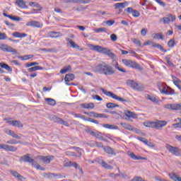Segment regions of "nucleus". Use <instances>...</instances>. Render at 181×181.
Returning a JSON list of instances; mask_svg holds the SVG:
<instances>
[{
  "mask_svg": "<svg viewBox=\"0 0 181 181\" xmlns=\"http://www.w3.org/2000/svg\"><path fill=\"white\" fill-rule=\"evenodd\" d=\"M81 107H82V108H85L86 110H93V108H94V103H83L81 105Z\"/></svg>",
  "mask_w": 181,
  "mask_h": 181,
  "instance_id": "obj_23",
  "label": "nucleus"
},
{
  "mask_svg": "<svg viewBox=\"0 0 181 181\" xmlns=\"http://www.w3.org/2000/svg\"><path fill=\"white\" fill-rule=\"evenodd\" d=\"M125 11L127 13H132L134 18H139V16H141V13L137 10H134L132 7H128Z\"/></svg>",
  "mask_w": 181,
  "mask_h": 181,
  "instance_id": "obj_11",
  "label": "nucleus"
},
{
  "mask_svg": "<svg viewBox=\"0 0 181 181\" xmlns=\"http://www.w3.org/2000/svg\"><path fill=\"white\" fill-rule=\"evenodd\" d=\"M37 159H38V160H40V162H42V163H50V162H52V160H53V159H54V156H38L37 157Z\"/></svg>",
  "mask_w": 181,
  "mask_h": 181,
  "instance_id": "obj_7",
  "label": "nucleus"
},
{
  "mask_svg": "<svg viewBox=\"0 0 181 181\" xmlns=\"http://www.w3.org/2000/svg\"><path fill=\"white\" fill-rule=\"evenodd\" d=\"M169 177H170L172 180L174 181H181V177L180 176H177V175L175 174L174 173H170Z\"/></svg>",
  "mask_w": 181,
  "mask_h": 181,
  "instance_id": "obj_31",
  "label": "nucleus"
},
{
  "mask_svg": "<svg viewBox=\"0 0 181 181\" xmlns=\"http://www.w3.org/2000/svg\"><path fill=\"white\" fill-rule=\"evenodd\" d=\"M167 18H168V21L170 22H174V21H176V16L172 14H168L167 15Z\"/></svg>",
  "mask_w": 181,
  "mask_h": 181,
  "instance_id": "obj_53",
  "label": "nucleus"
},
{
  "mask_svg": "<svg viewBox=\"0 0 181 181\" xmlns=\"http://www.w3.org/2000/svg\"><path fill=\"white\" fill-rule=\"evenodd\" d=\"M176 43L175 42V40L171 39L168 41V47H175Z\"/></svg>",
  "mask_w": 181,
  "mask_h": 181,
  "instance_id": "obj_58",
  "label": "nucleus"
},
{
  "mask_svg": "<svg viewBox=\"0 0 181 181\" xmlns=\"http://www.w3.org/2000/svg\"><path fill=\"white\" fill-rule=\"evenodd\" d=\"M122 62L123 64H124V66H127V67H132V69H137L138 70H142V68L141 67V66L134 61L128 60V59H122Z\"/></svg>",
  "mask_w": 181,
  "mask_h": 181,
  "instance_id": "obj_4",
  "label": "nucleus"
},
{
  "mask_svg": "<svg viewBox=\"0 0 181 181\" xmlns=\"http://www.w3.org/2000/svg\"><path fill=\"white\" fill-rule=\"evenodd\" d=\"M98 163H99V165H101V166H103L104 169H108V170L112 169V166L108 165V163H107V162H105L104 160L99 159L98 160Z\"/></svg>",
  "mask_w": 181,
  "mask_h": 181,
  "instance_id": "obj_16",
  "label": "nucleus"
},
{
  "mask_svg": "<svg viewBox=\"0 0 181 181\" xmlns=\"http://www.w3.org/2000/svg\"><path fill=\"white\" fill-rule=\"evenodd\" d=\"M152 47H156V49H159L161 52H163V53H166L167 52L166 49H165L163 47L160 45V44H156L153 42Z\"/></svg>",
  "mask_w": 181,
  "mask_h": 181,
  "instance_id": "obj_33",
  "label": "nucleus"
},
{
  "mask_svg": "<svg viewBox=\"0 0 181 181\" xmlns=\"http://www.w3.org/2000/svg\"><path fill=\"white\" fill-rule=\"evenodd\" d=\"M147 98L148 100H150V101H152V103H154L155 104H158V103H159V98L155 96L148 95Z\"/></svg>",
  "mask_w": 181,
  "mask_h": 181,
  "instance_id": "obj_35",
  "label": "nucleus"
},
{
  "mask_svg": "<svg viewBox=\"0 0 181 181\" xmlns=\"http://www.w3.org/2000/svg\"><path fill=\"white\" fill-rule=\"evenodd\" d=\"M37 70H43V67L40 66H36L31 68L28 69V71L32 72V71H36Z\"/></svg>",
  "mask_w": 181,
  "mask_h": 181,
  "instance_id": "obj_43",
  "label": "nucleus"
},
{
  "mask_svg": "<svg viewBox=\"0 0 181 181\" xmlns=\"http://www.w3.org/2000/svg\"><path fill=\"white\" fill-rule=\"evenodd\" d=\"M38 64H39L38 62H30V63L25 64V67L29 68V67H32V66H37Z\"/></svg>",
  "mask_w": 181,
  "mask_h": 181,
  "instance_id": "obj_62",
  "label": "nucleus"
},
{
  "mask_svg": "<svg viewBox=\"0 0 181 181\" xmlns=\"http://www.w3.org/2000/svg\"><path fill=\"white\" fill-rule=\"evenodd\" d=\"M15 4L19 8H22L23 9H28V6L26 5V2L24 1H16Z\"/></svg>",
  "mask_w": 181,
  "mask_h": 181,
  "instance_id": "obj_20",
  "label": "nucleus"
},
{
  "mask_svg": "<svg viewBox=\"0 0 181 181\" xmlns=\"http://www.w3.org/2000/svg\"><path fill=\"white\" fill-rule=\"evenodd\" d=\"M65 154L66 155V156H77V153L69 151H66Z\"/></svg>",
  "mask_w": 181,
  "mask_h": 181,
  "instance_id": "obj_63",
  "label": "nucleus"
},
{
  "mask_svg": "<svg viewBox=\"0 0 181 181\" xmlns=\"http://www.w3.org/2000/svg\"><path fill=\"white\" fill-rule=\"evenodd\" d=\"M161 94H165V95H175V90L172 88L167 86L164 87L162 90H160Z\"/></svg>",
  "mask_w": 181,
  "mask_h": 181,
  "instance_id": "obj_9",
  "label": "nucleus"
},
{
  "mask_svg": "<svg viewBox=\"0 0 181 181\" xmlns=\"http://www.w3.org/2000/svg\"><path fill=\"white\" fill-rule=\"evenodd\" d=\"M175 121H179V122L173 124V127H175V128H181V119L177 118V119Z\"/></svg>",
  "mask_w": 181,
  "mask_h": 181,
  "instance_id": "obj_57",
  "label": "nucleus"
},
{
  "mask_svg": "<svg viewBox=\"0 0 181 181\" xmlns=\"http://www.w3.org/2000/svg\"><path fill=\"white\" fill-rule=\"evenodd\" d=\"M171 77L173 78V84H175L179 88V90H181V86H180L181 81H180V79H179V78L176 77L174 75H171Z\"/></svg>",
  "mask_w": 181,
  "mask_h": 181,
  "instance_id": "obj_15",
  "label": "nucleus"
},
{
  "mask_svg": "<svg viewBox=\"0 0 181 181\" xmlns=\"http://www.w3.org/2000/svg\"><path fill=\"white\" fill-rule=\"evenodd\" d=\"M114 23H115V21L112 20H109L103 22V25H107V26H112Z\"/></svg>",
  "mask_w": 181,
  "mask_h": 181,
  "instance_id": "obj_49",
  "label": "nucleus"
},
{
  "mask_svg": "<svg viewBox=\"0 0 181 181\" xmlns=\"http://www.w3.org/2000/svg\"><path fill=\"white\" fill-rule=\"evenodd\" d=\"M67 71H71V66L67 65L66 66H64L63 69H62L59 71L61 74H66Z\"/></svg>",
  "mask_w": 181,
  "mask_h": 181,
  "instance_id": "obj_26",
  "label": "nucleus"
},
{
  "mask_svg": "<svg viewBox=\"0 0 181 181\" xmlns=\"http://www.w3.org/2000/svg\"><path fill=\"white\" fill-rule=\"evenodd\" d=\"M107 108H109L110 110H114V108H116V107H119V105L112 103H108L106 104Z\"/></svg>",
  "mask_w": 181,
  "mask_h": 181,
  "instance_id": "obj_44",
  "label": "nucleus"
},
{
  "mask_svg": "<svg viewBox=\"0 0 181 181\" xmlns=\"http://www.w3.org/2000/svg\"><path fill=\"white\" fill-rule=\"evenodd\" d=\"M86 115H88L89 117H94L95 118H108V115L105 114H100L94 112H85Z\"/></svg>",
  "mask_w": 181,
  "mask_h": 181,
  "instance_id": "obj_10",
  "label": "nucleus"
},
{
  "mask_svg": "<svg viewBox=\"0 0 181 181\" xmlns=\"http://www.w3.org/2000/svg\"><path fill=\"white\" fill-rule=\"evenodd\" d=\"M10 173L11 175H12V176H13V177H16V179H18V180H21V181L23 180V176H22L16 170H11Z\"/></svg>",
  "mask_w": 181,
  "mask_h": 181,
  "instance_id": "obj_18",
  "label": "nucleus"
},
{
  "mask_svg": "<svg viewBox=\"0 0 181 181\" xmlns=\"http://www.w3.org/2000/svg\"><path fill=\"white\" fill-rule=\"evenodd\" d=\"M9 19L11 21H16V22H18L19 21H22V18L18 16H8Z\"/></svg>",
  "mask_w": 181,
  "mask_h": 181,
  "instance_id": "obj_55",
  "label": "nucleus"
},
{
  "mask_svg": "<svg viewBox=\"0 0 181 181\" xmlns=\"http://www.w3.org/2000/svg\"><path fill=\"white\" fill-rule=\"evenodd\" d=\"M165 148L168 149V152H170V153H172L173 155H175V156H179L181 155V150L177 147H175L173 146H170V144H167L165 146Z\"/></svg>",
  "mask_w": 181,
  "mask_h": 181,
  "instance_id": "obj_6",
  "label": "nucleus"
},
{
  "mask_svg": "<svg viewBox=\"0 0 181 181\" xmlns=\"http://www.w3.org/2000/svg\"><path fill=\"white\" fill-rule=\"evenodd\" d=\"M93 146H97L98 148H103L104 145H103V143L96 141L93 143Z\"/></svg>",
  "mask_w": 181,
  "mask_h": 181,
  "instance_id": "obj_64",
  "label": "nucleus"
},
{
  "mask_svg": "<svg viewBox=\"0 0 181 181\" xmlns=\"http://www.w3.org/2000/svg\"><path fill=\"white\" fill-rule=\"evenodd\" d=\"M124 115L127 117V118H136V114L134 112H130L129 110L124 111Z\"/></svg>",
  "mask_w": 181,
  "mask_h": 181,
  "instance_id": "obj_25",
  "label": "nucleus"
},
{
  "mask_svg": "<svg viewBox=\"0 0 181 181\" xmlns=\"http://www.w3.org/2000/svg\"><path fill=\"white\" fill-rule=\"evenodd\" d=\"M92 50H95L98 53H102L103 47L100 45H92Z\"/></svg>",
  "mask_w": 181,
  "mask_h": 181,
  "instance_id": "obj_40",
  "label": "nucleus"
},
{
  "mask_svg": "<svg viewBox=\"0 0 181 181\" xmlns=\"http://www.w3.org/2000/svg\"><path fill=\"white\" fill-rule=\"evenodd\" d=\"M167 110H173V111H179L181 110V103L180 104H167L165 105Z\"/></svg>",
  "mask_w": 181,
  "mask_h": 181,
  "instance_id": "obj_8",
  "label": "nucleus"
},
{
  "mask_svg": "<svg viewBox=\"0 0 181 181\" xmlns=\"http://www.w3.org/2000/svg\"><path fill=\"white\" fill-rule=\"evenodd\" d=\"M6 143L8 144L9 145H16V144H21V142L13 139L8 140Z\"/></svg>",
  "mask_w": 181,
  "mask_h": 181,
  "instance_id": "obj_56",
  "label": "nucleus"
},
{
  "mask_svg": "<svg viewBox=\"0 0 181 181\" xmlns=\"http://www.w3.org/2000/svg\"><path fill=\"white\" fill-rule=\"evenodd\" d=\"M26 26H31L33 28H43V23L39 21H32L27 23Z\"/></svg>",
  "mask_w": 181,
  "mask_h": 181,
  "instance_id": "obj_13",
  "label": "nucleus"
},
{
  "mask_svg": "<svg viewBox=\"0 0 181 181\" xmlns=\"http://www.w3.org/2000/svg\"><path fill=\"white\" fill-rule=\"evenodd\" d=\"M144 88L145 86H144V84L137 83V86H136L134 90H136V91H144Z\"/></svg>",
  "mask_w": 181,
  "mask_h": 181,
  "instance_id": "obj_42",
  "label": "nucleus"
},
{
  "mask_svg": "<svg viewBox=\"0 0 181 181\" xmlns=\"http://www.w3.org/2000/svg\"><path fill=\"white\" fill-rule=\"evenodd\" d=\"M11 125L13 127H18V128H22V127H23V124H22V123L18 120L12 121Z\"/></svg>",
  "mask_w": 181,
  "mask_h": 181,
  "instance_id": "obj_45",
  "label": "nucleus"
},
{
  "mask_svg": "<svg viewBox=\"0 0 181 181\" xmlns=\"http://www.w3.org/2000/svg\"><path fill=\"white\" fill-rule=\"evenodd\" d=\"M128 6V2L125 1L124 3H117L115 4V9H120V8H127Z\"/></svg>",
  "mask_w": 181,
  "mask_h": 181,
  "instance_id": "obj_21",
  "label": "nucleus"
},
{
  "mask_svg": "<svg viewBox=\"0 0 181 181\" xmlns=\"http://www.w3.org/2000/svg\"><path fill=\"white\" fill-rule=\"evenodd\" d=\"M143 125L146 128H155V122H145Z\"/></svg>",
  "mask_w": 181,
  "mask_h": 181,
  "instance_id": "obj_36",
  "label": "nucleus"
},
{
  "mask_svg": "<svg viewBox=\"0 0 181 181\" xmlns=\"http://www.w3.org/2000/svg\"><path fill=\"white\" fill-rule=\"evenodd\" d=\"M74 168H75V169H77L78 170H79V172H81V173L83 175V169L81 168V166H80L78 164H77V163H74Z\"/></svg>",
  "mask_w": 181,
  "mask_h": 181,
  "instance_id": "obj_60",
  "label": "nucleus"
},
{
  "mask_svg": "<svg viewBox=\"0 0 181 181\" xmlns=\"http://www.w3.org/2000/svg\"><path fill=\"white\" fill-rule=\"evenodd\" d=\"M58 122L62 124V125H65V127H69V122L64 121L63 119L58 118Z\"/></svg>",
  "mask_w": 181,
  "mask_h": 181,
  "instance_id": "obj_59",
  "label": "nucleus"
},
{
  "mask_svg": "<svg viewBox=\"0 0 181 181\" xmlns=\"http://www.w3.org/2000/svg\"><path fill=\"white\" fill-rule=\"evenodd\" d=\"M93 71L95 73H99V74H105V76H112L115 73V69L105 62L99 64L93 67Z\"/></svg>",
  "mask_w": 181,
  "mask_h": 181,
  "instance_id": "obj_1",
  "label": "nucleus"
},
{
  "mask_svg": "<svg viewBox=\"0 0 181 181\" xmlns=\"http://www.w3.org/2000/svg\"><path fill=\"white\" fill-rule=\"evenodd\" d=\"M12 36H13V37L22 38V37H26V36H28V34L22 33L19 32H14L13 33Z\"/></svg>",
  "mask_w": 181,
  "mask_h": 181,
  "instance_id": "obj_24",
  "label": "nucleus"
},
{
  "mask_svg": "<svg viewBox=\"0 0 181 181\" xmlns=\"http://www.w3.org/2000/svg\"><path fill=\"white\" fill-rule=\"evenodd\" d=\"M0 49L2 50V52H6L7 53H13V54H18V51L16 49L6 44H0Z\"/></svg>",
  "mask_w": 181,
  "mask_h": 181,
  "instance_id": "obj_5",
  "label": "nucleus"
},
{
  "mask_svg": "<svg viewBox=\"0 0 181 181\" xmlns=\"http://www.w3.org/2000/svg\"><path fill=\"white\" fill-rule=\"evenodd\" d=\"M41 52H46L47 53H57V49L56 48H41L40 49Z\"/></svg>",
  "mask_w": 181,
  "mask_h": 181,
  "instance_id": "obj_29",
  "label": "nucleus"
},
{
  "mask_svg": "<svg viewBox=\"0 0 181 181\" xmlns=\"http://www.w3.org/2000/svg\"><path fill=\"white\" fill-rule=\"evenodd\" d=\"M32 57H33V54L18 57V59H21V60H29L30 59H32Z\"/></svg>",
  "mask_w": 181,
  "mask_h": 181,
  "instance_id": "obj_46",
  "label": "nucleus"
},
{
  "mask_svg": "<svg viewBox=\"0 0 181 181\" xmlns=\"http://www.w3.org/2000/svg\"><path fill=\"white\" fill-rule=\"evenodd\" d=\"M49 35L50 37H59L60 36H62L61 33L54 32V31L50 32L49 33Z\"/></svg>",
  "mask_w": 181,
  "mask_h": 181,
  "instance_id": "obj_41",
  "label": "nucleus"
},
{
  "mask_svg": "<svg viewBox=\"0 0 181 181\" xmlns=\"http://www.w3.org/2000/svg\"><path fill=\"white\" fill-rule=\"evenodd\" d=\"M28 4L30 5V6H33L34 8H37L36 11H42V6H40L36 2L30 1V2L28 3Z\"/></svg>",
  "mask_w": 181,
  "mask_h": 181,
  "instance_id": "obj_32",
  "label": "nucleus"
},
{
  "mask_svg": "<svg viewBox=\"0 0 181 181\" xmlns=\"http://www.w3.org/2000/svg\"><path fill=\"white\" fill-rule=\"evenodd\" d=\"M0 67H1V69H5L7 71H12V68L4 62L0 63Z\"/></svg>",
  "mask_w": 181,
  "mask_h": 181,
  "instance_id": "obj_37",
  "label": "nucleus"
},
{
  "mask_svg": "<svg viewBox=\"0 0 181 181\" xmlns=\"http://www.w3.org/2000/svg\"><path fill=\"white\" fill-rule=\"evenodd\" d=\"M115 69H116L119 71H121L122 73H127V70L119 66V64H118V63H117L116 65L115 66Z\"/></svg>",
  "mask_w": 181,
  "mask_h": 181,
  "instance_id": "obj_50",
  "label": "nucleus"
},
{
  "mask_svg": "<svg viewBox=\"0 0 181 181\" xmlns=\"http://www.w3.org/2000/svg\"><path fill=\"white\" fill-rule=\"evenodd\" d=\"M120 125H121V127H122V128H124V129H127L128 131L134 130V127L132 125H130L129 124L121 122Z\"/></svg>",
  "mask_w": 181,
  "mask_h": 181,
  "instance_id": "obj_27",
  "label": "nucleus"
},
{
  "mask_svg": "<svg viewBox=\"0 0 181 181\" xmlns=\"http://www.w3.org/2000/svg\"><path fill=\"white\" fill-rule=\"evenodd\" d=\"M100 90H101L102 93H103V94H105L107 97H110L111 98H113L114 100H117V101H121L122 103H127L126 99H124V98L117 95L116 94H115L114 93H112L111 91L105 90V89H104V88H101Z\"/></svg>",
  "mask_w": 181,
  "mask_h": 181,
  "instance_id": "obj_3",
  "label": "nucleus"
},
{
  "mask_svg": "<svg viewBox=\"0 0 181 181\" xmlns=\"http://www.w3.org/2000/svg\"><path fill=\"white\" fill-rule=\"evenodd\" d=\"M64 80H65V81L66 83H69L70 81H73V80H74V74H67L65 76Z\"/></svg>",
  "mask_w": 181,
  "mask_h": 181,
  "instance_id": "obj_30",
  "label": "nucleus"
},
{
  "mask_svg": "<svg viewBox=\"0 0 181 181\" xmlns=\"http://www.w3.org/2000/svg\"><path fill=\"white\" fill-rule=\"evenodd\" d=\"M19 162H28L31 163L32 166L37 169V170H45V168L42 167L40 165L36 163L33 158L29 156V154L24 155L19 158Z\"/></svg>",
  "mask_w": 181,
  "mask_h": 181,
  "instance_id": "obj_2",
  "label": "nucleus"
},
{
  "mask_svg": "<svg viewBox=\"0 0 181 181\" xmlns=\"http://www.w3.org/2000/svg\"><path fill=\"white\" fill-rule=\"evenodd\" d=\"M84 121H88V122H93V124H96L97 125H98V124H100V122H98V120H95L91 117H88V119H85Z\"/></svg>",
  "mask_w": 181,
  "mask_h": 181,
  "instance_id": "obj_51",
  "label": "nucleus"
},
{
  "mask_svg": "<svg viewBox=\"0 0 181 181\" xmlns=\"http://www.w3.org/2000/svg\"><path fill=\"white\" fill-rule=\"evenodd\" d=\"M71 115H74V117H75L76 118H81V119H86V117L84 115H81V114H77V113H74V112H71Z\"/></svg>",
  "mask_w": 181,
  "mask_h": 181,
  "instance_id": "obj_54",
  "label": "nucleus"
},
{
  "mask_svg": "<svg viewBox=\"0 0 181 181\" xmlns=\"http://www.w3.org/2000/svg\"><path fill=\"white\" fill-rule=\"evenodd\" d=\"M103 149L106 153H108V155H113L114 156L117 155L115 150L111 148L110 146H105Z\"/></svg>",
  "mask_w": 181,
  "mask_h": 181,
  "instance_id": "obj_17",
  "label": "nucleus"
},
{
  "mask_svg": "<svg viewBox=\"0 0 181 181\" xmlns=\"http://www.w3.org/2000/svg\"><path fill=\"white\" fill-rule=\"evenodd\" d=\"M42 176L44 177H47V179H52V177H54V173H44L42 174Z\"/></svg>",
  "mask_w": 181,
  "mask_h": 181,
  "instance_id": "obj_47",
  "label": "nucleus"
},
{
  "mask_svg": "<svg viewBox=\"0 0 181 181\" xmlns=\"http://www.w3.org/2000/svg\"><path fill=\"white\" fill-rule=\"evenodd\" d=\"M66 40L71 45V47H73L74 49H78V50H81V51L83 50V48H80V46L76 44V42H74L73 40L70 38H67Z\"/></svg>",
  "mask_w": 181,
  "mask_h": 181,
  "instance_id": "obj_19",
  "label": "nucleus"
},
{
  "mask_svg": "<svg viewBox=\"0 0 181 181\" xmlns=\"http://www.w3.org/2000/svg\"><path fill=\"white\" fill-rule=\"evenodd\" d=\"M95 137L98 138L99 141H105V142H107V140L104 136H103V135H101V133H96V134H95Z\"/></svg>",
  "mask_w": 181,
  "mask_h": 181,
  "instance_id": "obj_48",
  "label": "nucleus"
},
{
  "mask_svg": "<svg viewBox=\"0 0 181 181\" xmlns=\"http://www.w3.org/2000/svg\"><path fill=\"white\" fill-rule=\"evenodd\" d=\"M93 31L95 33H107V28H95L93 30Z\"/></svg>",
  "mask_w": 181,
  "mask_h": 181,
  "instance_id": "obj_39",
  "label": "nucleus"
},
{
  "mask_svg": "<svg viewBox=\"0 0 181 181\" xmlns=\"http://www.w3.org/2000/svg\"><path fill=\"white\" fill-rule=\"evenodd\" d=\"M153 37V39H157L158 40H165V36H163V34L162 33H156Z\"/></svg>",
  "mask_w": 181,
  "mask_h": 181,
  "instance_id": "obj_38",
  "label": "nucleus"
},
{
  "mask_svg": "<svg viewBox=\"0 0 181 181\" xmlns=\"http://www.w3.org/2000/svg\"><path fill=\"white\" fill-rule=\"evenodd\" d=\"M103 128H106L107 129H119L118 126L114 124H102Z\"/></svg>",
  "mask_w": 181,
  "mask_h": 181,
  "instance_id": "obj_22",
  "label": "nucleus"
},
{
  "mask_svg": "<svg viewBox=\"0 0 181 181\" xmlns=\"http://www.w3.org/2000/svg\"><path fill=\"white\" fill-rule=\"evenodd\" d=\"M45 101L47 102V104H48V105H52V106L56 105V100L54 99L47 98H45Z\"/></svg>",
  "mask_w": 181,
  "mask_h": 181,
  "instance_id": "obj_34",
  "label": "nucleus"
},
{
  "mask_svg": "<svg viewBox=\"0 0 181 181\" xmlns=\"http://www.w3.org/2000/svg\"><path fill=\"white\" fill-rule=\"evenodd\" d=\"M166 125H168L167 121L158 120L157 122H154V128H156V129L163 128V127H166Z\"/></svg>",
  "mask_w": 181,
  "mask_h": 181,
  "instance_id": "obj_14",
  "label": "nucleus"
},
{
  "mask_svg": "<svg viewBox=\"0 0 181 181\" xmlns=\"http://www.w3.org/2000/svg\"><path fill=\"white\" fill-rule=\"evenodd\" d=\"M160 22H163L164 25H169V23H170L168 17L161 18Z\"/></svg>",
  "mask_w": 181,
  "mask_h": 181,
  "instance_id": "obj_52",
  "label": "nucleus"
},
{
  "mask_svg": "<svg viewBox=\"0 0 181 181\" xmlns=\"http://www.w3.org/2000/svg\"><path fill=\"white\" fill-rule=\"evenodd\" d=\"M127 84H128V86H130V87H132L133 90H135V88H136V86H138V83L133 80H128L127 81Z\"/></svg>",
  "mask_w": 181,
  "mask_h": 181,
  "instance_id": "obj_28",
  "label": "nucleus"
},
{
  "mask_svg": "<svg viewBox=\"0 0 181 181\" xmlns=\"http://www.w3.org/2000/svg\"><path fill=\"white\" fill-rule=\"evenodd\" d=\"M127 155L129 156V158H131V159H133V160H146V158L138 156L131 151H128Z\"/></svg>",
  "mask_w": 181,
  "mask_h": 181,
  "instance_id": "obj_12",
  "label": "nucleus"
},
{
  "mask_svg": "<svg viewBox=\"0 0 181 181\" xmlns=\"http://www.w3.org/2000/svg\"><path fill=\"white\" fill-rule=\"evenodd\" d=\"M74 163H76V162L68 161V162H66V163H65L64 164V166L65 168H70V166H73L74 167Z\"/></svg>",
  "mask_w": 181,
  "mask_h": 181,
  "instance_id": "obj_61",
  "label": "nucleus"
}]
</instances>
